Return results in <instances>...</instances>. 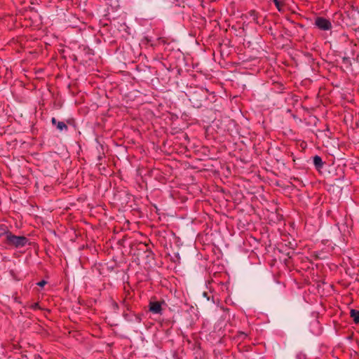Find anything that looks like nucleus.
Instances as JSON below:
<instances>
[{
  "label": "nucleus",
  "instance_id": "obj_1",
  "mask_svg": "<svg viewBox=\"0 0 359 359\" xmlns=\"http://www.w3.org/2000/svg\"><path fill=\"white\" fill-rule=\"evenodd\" d=\"M4 235V244L6 245V248H22L25 246L28 243V239L23 236H15L10 231L5 232Z\"/></svg>",
  "mask_w": 359,
  "mask_h": 359
},
{
  "label": "nucleus",
  "instance_id": "obj_2",
  "mask_svg": "<svg viewBox=\"0 0 359 359\" xmlns=\"http://www.w3.org/2000/svg\"><path fill=\"white\" fill-rule=\"evenodd\" d=\"M315 25L320 30L327 31L332 29L331 22L323 17H318L315 20Z\"/></svg>",
  "mask_w": 359,
  "mask_h": 359
},
{
  "label": "nucleus",
  "instance_id": "obj_3",
  "mask_svg": "<svg viewBox=\"0 0 359 359\" xmlns=\"http://www.w3.org/2000/svg\"><path fill=\"white\" fill-rule=\"evenodd\" d=\"M163 303L164 302H150L149 304V311L154 314H161Z\"/></svg>",
  "mask_w": 359,
  "mask_h": 359
},
{
  "label": "nucleus",
  "instance_id": "obj_4",
  "mask_svg": "<svg viewBox=\"0 0 359 359\" xmlns=\"http://www.w3.org/2000/svg\"><path fill=\"white\" fill-rule=\"evenodd\" d=\"M350 316L353 318L355 323H359V311L356 309H351Z\"/></svg>",
  "mask_w": 359,
  "mask_h": 359
},
{
  "label": "nucleus",
  "instance_id": "obj_5",
  "mask_svg": "<svg viewBox=\"0 0 359 359\" xmlns=\"http://www.w3.org/2000/svg\"><path fill=\"white\" fill-rule=\"evenodd\" d=\"M313 164L316 167V168H321L323 165V162L320 156H315L313 157Z\"/></svg>",
  "mask_w": 359,
  "mask_h": 359
},
{
  "label": "nucleus",
  "instance_id": "obj_6",
  "mask_svg": "<svg viewBox=\"0 0 359 359\" xmlns=\"http://www.w3.org/2000/svg\"><path fill=\"white\" fill-rule=\"evenodd\" d=\"M57 128L60 130H67V126L62 121H59L57 123Z\"/></svg>",
  "mask_w": 359,
  "mask_h": 359
},
{
  "label": "nucleus",
  "instance_id": "obj_7",
  "mask_svg": "<svg viewBox=\"0 0 359 359\" xmlns=\"http://www.w3.org/2000/svg\"><path fill=\"white\" fill-rule=\"evenodd\" d=\"M276 7L279 11H281L284 5L283 2L280 0H272Z\"/></svg>",
  "mask_w": 359,
  "mask_h": 359
},
{
  "label": "nucleus",
  "instance_id": "obj_8",
  "mask_svg": "<svg viewBox=\"0 0 359 359\" xmlns=\"http://www.w3.org/2000/svg\"><path fill=\"white\" fill-rule=\"evenodd\" d=\"M342 60H343V62L346 65H351V60L349 59V57H344L342 58Z\"/></svg>",
  "mask_w": 359,
  "mask_h": 359
},
{
  "label": "nucleus",
  "instance_id": "obj_9",
  "mask_svg": "<svg viewBox=\"0 0 359 359\" xmlns=\"http://www.w3.org/2000/svg\"><path fill=\"white\" fill-rule=\"evenodd\" d=\"M46 284V281H45V280H41V281L37 283V285L40 287H43Z\"/></svg>",
  "mask_w": 359,
  "mask_h": 359
},
{
  "label": "nucleus",
  "instance_id": "obj_10",
  "mask_svg": "<svg viewBox=\"0 0 359 359\" xmlns=\"http://www.w3.org/2000/svg\"><path fill=\"white\" fill-rule=\"evenodd\" d=\"M51 122H52V123H53V125H55V124L57 125V121H56L55 118H54V117H53V118H52V119H51Z\"/></svg>",
  "mask_w": 359,
  "mask_h": 359
},
{
  "label": "nucleus",
  "instance_id": "obj_11",
  "mask_svg": "<svg viewBox=\"0 0 359 359\" xmlns=\"http://www.w3.org/2000/svg\"><path fill=\"white\" fill-rule=\"evenodd\" d=\"M158 41H159V42H160V43H161V42H162V43H165V41L164 38H162V37L159 38V39H158Z\"/></svg>",
  "mask_w": 359,
  "mask_h": 359
}]
</instances>
